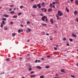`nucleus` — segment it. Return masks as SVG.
<instances>
[{"label":"nucleus","instance_id":"nucleus-24","mask_svg":"<svg viewBox=\"0 0 78 78\" xmlns=\"http://www.w3.org/2000/svg\"><path fill=\"white\" fill-rule=\"evenodd\" d=\"M56 17L57 18V20H58V19H59V16H58L57 15H56Z\"/></svg>","mask_w":78,"mask_h":78},{"label":"nucleus","instance_id":"nucleus-10","mask_svg":"<svg viewBox=\"0 0 78 78\" xmlns=\"http://www.w3.org/2000/svg\"><path fill=\"white\" fill-rule=\"evenodd\" d=\"M37 6L38 7V8H41V4H38L37 5Z\"/></svg>","mask_w":78,"mask_h":78},{"label":"nucleus","instance_id":"nucleus-63","mask_svg":"<svg viewBox=\"0 0 78 78\" xmlns=\"http://www.w3.org/2000/svg\"><path fill=\"white\" fill-rule=\"evenodd\" d=\"M70 2H73V0H70Z\"/></svg>","mask_w":78,"mask_h":78},{"label":"nucleus","instance_id":"nucleus-15","mask_svg":"<svg viewBox=\"0 0 78 78\" xmlns=\"http://www.w3.org/2000/svg\"><path fill=\"white\" fill-rule=\"evenodd\" d=\"M61 72H62V73H64L65 72V70H64L63 69H62L61 70Z\"/></svg>","mask_w":78,"mask_h":78},{"label":"nucleus","instance_id":"nucleus-56","mask_svg":"<svg viewBox=\"0 0 78 78\" xmlns=\"http://www.w3.org/2000/svg\"><path fill=\"white\" fill-rule=\"evenodd\" d=\"M34 1V0H30V2H33Z\"/></svg>","mask_w":78,"mask_h":78},{"label":"nucleus","instance_id":"nucleus-12","mask_svg":"<svg viewBox=\"0 0 78 78\" xmlns=\"http://www.w3.org/2000/svg\"><path fill=\"white\" fill-rule=\"evenodd\" d=\"M52 11V9H49L48 10V12H51Z\"/></svg>","mask_w":78,"mask_h":78},{"label":"nucleus","instance_id":"nucleus-17","mask_svg":"<svg viewBox=\"0 0 78 78\" xmlns=\"http://www.w3.org/2000/svg\"><path fill=\"white\" fill-rule=\"evenodd\" d=\"M14 13H15V12L14 11H12L10 12V14H13Z\"/></svg>","mask_w":78,"mask_h":78},{"label":"nucleus","instance_id":"nucleus-6","mask_svg":"<svg viewBox=\"0 0 78 78\" xmlns=\"http://www.w3.org/2000/svg\"><path fill=\"white\" fill-rule=\"evenodd\" d=\"M3 16L5 17H9V15H6V14L4 15Z\"/></svg>","mask_w":78,"mask_h":78},{"label":"nucleus","instance_id":"nucleus-52","mask_svg":"<svg viewBox=\"0 0 78 78\" xmlns=\"http://www.w3.org/2000/svg\"><path fill=\"white\" fill-rule=\"evenodd\" d=\"M41 10H42V11L44 10V8H42L41 9Z\"/></svg>","mask_w":78,"mask_h":78},{"label":"nucleus","instance_id":"nucleus-57","mask_svg":"<svg viewBox=\"0 0 78 78\" xmlns=\"http://www.w3.org/2000/svg\"><path fill=\"white\" fill-rule=\"evenodd\" d=\"M27 59H28V60H30V58H27Z\"/></svg>","mask_w":78,"mask_h":78},{"label":"nucleus","instance_id":"nucleus-64","mask_svg":"<svg viewBox=\"0 0 78 78\" xmlns=\"http://www.w3.org/2000/svg\"><path fill=\"white\" fill-rule=\"evenodd\" d=\"M41 59H42V60H44V58H41Z\"/></svg>","mask_w":78,"mask_h":78},{"label":"nucleus","instance_id":"nucleus-50","mask_svg":"<svg viewBox=\"0 0 78 78\" xmlns=\"http://www.w3.org/2000/svg\"><path fill=\"white\" fill-rule=\"evenodd\" d=\"M44 12H46V11H47V9H44Z\"/></svg>","mask_w":78,"mask_h":78},{"label":"nucleus","instance_id":"nucleus-59","mask_svg":"<svg viewBox=\"0 0 78 78\" xmlns=\"http://www.w3.org/2000/svg\"><path fill=\"white\" fill-rule=\"evenodd\" d=\"M22 59V58H20V59Z\"/></svg>","mask_w":78,"mask_h":78},{"label":"nucleus","instance_id":"nucleus-19","mask_svg":"<svg viewBox=\"0 0 78 78\" xmlns=\"http://www.w3.org/2000/svg\"><path fill=\"white\" fill-rule=\"evenodd\" d=\"M2 23L4 25L5 24V23L4 21H2Z\"/></svg>","mask_w":78,"mask_h":78},{"label":"nucleus","instance_id":"nucleus-21","mask_svg":"<svg viewBox=\"0 0 78 78\" xmlns=\"http://www.w3.org/2000/svg\"><path fill=\"white\" fill-rule=\"evenodd\" d=\"M9 60H10V58H7L6 59V61H9Z\"/></svg>","mask_w":78,"mask_h":78},{"label":"nucleus","instance_id":"nucleus-31","mask_svg":"<svg viewBox=\"0 0 78 78\" xmlns=\"http://www.w3.org/2000/svg\"><path fill=\"white\" fill-rule=\"evenodd\" d=\"M55 27H56V28H58V26L57 25V24H55Z\"/></svg>","mask_w":78,"mask_h":78},{"label":"nucleus","instance_id":"nucleus-47","mask_svg":"<svg viewBox=\"0 0 78 78\" xmlns=\"http://www.w3.org/2000/svg\"><path fill=\"white\" fill-rule=\"evenodd\" d=\"M9 11H12V9H9Z\"/></svg>","mask_w":78,"mask_h":78},{"label":"nucleus","instance_id":"nucleus-29","mask_svg":"<svg viewBox=\"0 0 78 78\" xmlns=\"http://www.w3.org/2000/svg\"><path fill=\"white\" fill-rule=\"evenodd\" d=\"M42 25H43L44 26H47V24H42Z\"/></svg>","mask_w":78,"mask_h":78},{"label":"nucleus","instance_id":"nucleus-46","mask_svg":"<svg viewBox=\"0 0 78 78\" xmlns=\"http://www.w3.org/2000/svg\"><path fill=\"white\" fill-rule=\"evenodd\" d=\"M4 30H8V28L7 27H6L4 29Z\"/></svg>","mask_w":78,"mask_h":78},{"label":"nucleus","instance_id":"nucleus-43","mask_svg":"<svg viewBox=\"0 0 78 78\" xmlns=\"http://www.w3.org/2000/svg\"><path fill=\"white\" fill-rule=\"evenodd\" d=\"M40 16H44V15L42 14H40Z\"/></svg>","mask_w":78,"mask_h":78},{"label":"nucleus","instance_id":"nucleus-45","mask_svg":"<svg viewBox=\"0 0 78 78\" xmlns=\"http://www.w3.org/2000/svg\"><path fill=\"white\" fill-rule=\"evenodd\" d=\"M31 15L32 16H33V17H34V15L33 14H31Z\"/></svg>","mask_w":78,"mask_h":78},{"label":"nucleus","instance_id":"nucleus-2","mask_svg":"<svg viewBox=\"0 0 78 78\" xmlns=\"http://www.w3.org/2000/svg\"><path fill=\"white\" fill-rule=\"evenodd\" d=\"M58 16H62V15H63V13H62V12L61 11H59L58 10Z\"/></svg>","mask_w":78,"mask_h":78},{"label":"nucleus","instance_id":"nucleus-55","mask_svg":"<svg viewBox=\"0 0 78 78\" xmlns=\"http://www.w3.org/2000/svg\"><path fill=\"white\" fill-rule=\"evenodd\" d=\"M54 32L55 33H57V32H56V31H54Z\"/></svg>","mask_w":78,"mask_h":78},{"label":"nucleus","instance_id":"nucleus-61","mask_svg":"<svg viewBox=\"0 0 78 78\" xmlns=\"http://www.w3.org/2000/svg\"><path fill=\"white\" fill-rule=\"evenodd\" d=\"M46 35L47 36H48V35H49V34H47Z\"/></svg>","mask_w":78,"mask_h":78},{"label":"nucleus","instance_id":"nucleus-13","mask_svg":"<svg viewBox=\"0 0 78 78\" xmlns=\"http://www.w3.org/2000/svg\"><path fill=\"white\" fill-rule=\"evenodd\" d=\"M66 10L67 12H69V9L67 7L66 8Z\"/></svg>","mask_w":78,"mask_h":78},{"label":"nucleus","instance_id":"nucleus-40","mask_svg":"<svg viewBox=\"0 0 78 78\" xmlns=\"http://www.w3.org/2000/svg\"><path fill=\"white\" fill-rule=\"evenodd\" d=\"M20 8H21V9H22V8H23V6H20Z\"/></svg>","mask_w":78,"mask_h":78},{"label":"nucleus","instance_id":"nucleus-26","mask_svg":"<svg viewBox=\"0 0 78 78\" xmlns=\"http://www.w3.org/2000/svg\"><path fill=\"white\" fill-rule=\"evenodd\" d=\"M31 70H32V69L31 68H29L28 69L29 71H31Z\"/></svg>","mask_w":78,"mask_h":78},{"label":"nucleus","instance_id":"nucleus-49","mask_svg":"<svg viewBox=\"0 0 78 78\" xmlns=\"http://www.w3.org/2000/svg\"><path fill=\"white\" fill-rule=\"evenodd\" d=\"M66 45L67 46H69V43H67Z\"/></svg>","mask_w":78,"mask_h":78},{"label":"nucleus","instance_id":"nucleus-11","mask_svg":"<svg viewBox=\"0 0 78 78\" xmlns=\"http://www.w3.org/2000/svg\"><path fill=\"white\" fill-rule=\"evenodd\" d=\"M75 3L77 5H78V0H76L75 1Z\"/></svg>","mask_w":78,"mask_h":78},{"label":"nucleus","instance_id":"nucleus-35","mask_svg":"<svg viewBox=\"0 0 78 78\" xmlns=\"http://www.w3.org/2000/svg\"><path fill=\"white\" fill-rule=\"evenodd\" d=\"M69 41H70V42H72V41H73V40H72V39H69Z\"/></svg>","mask_w":78,"mask_h":78},{"label":"nucleus","instance_id":"nucleus-7","mask_svg":"<svg viewBox=\"0 0 78 78\" xmlns=\"http://www.w3.org/2000/svg\"><path fill=\"white\" fill-rule=\"evenodd\" d=\"M74 14H75V15H77V14H78V11L76 10L74 12Z\"/></svg>","mask_w":78,"mask_h":78},{"label":"nucleus","instance_id":"nucleus-14","mask_svg":"<svg viewBox=\"0 0 78 78\" xmlns=\"http://www.w3.org/2000/svg\"><path fill=\"white\" fill-rule=\"evenodd\" d=\"M45 68L46 69H48L49 68H50V66H46L45 67Z\"/></svg>","mask_w":78,"mask_h":78},{"label":"nucleus","instance_id":"nucleus-32","mask_svg":"<svg viewBox=\"0 0 78 78\" xmlns=\"http://www.w3.org/2000/svg\"><path fill=\"white\" fill-rule=\"evenodd\" d=\"M75 21H76L77 22H78V18H76V20H75Z\"/></svg>","mask_w":78,"mask_h":78},{"label":"nucleus","instance_id":"nucleus-4","mask_svg":"<svg viewBox=\"0 0 78 78\" xmlns=\"http://www.w3.org/2000/svg\"><path fill=\"white\" fill-rule=\"evenodd\" d=\"M50 6L51 7H53V8H55V6L54 5H52V4L51 3L50 4Z\"/></svg>","mask_w":78,"mask_h":78},{"label":"nucleus","instance_id":"nucleus-54","mask_svg":"<svg viewBox=\"0 0 78 78\" xmlns=\"http://www.w3.org/2000/svg\"><path fill=\"white\" fill-rule=\"evenodd\" d=\"M27 24L30 23V22L29 21V22H27Z\"/></svg>","mask_w":78,"mask_h":78},{"label":"nucleus","instance_id":"nucleus-1","mask_svg":"<svg viewBox=\"0 0 78 78\" xmlns=\"http://www.w3.org/2000/svg\"><path fill=\"white\" fill-rule=\"evenodd\" d=\"M47 16H44L42 17L41 20L44 22H45V19L46 21L47 22V21H48V20L47 19Z\"/></svg>","mask_w":78,"mask_h":78},{"label":"nucleus","instance_id":"nucleus-51","mask_svg":"<svg viewBox=\"0 0 78 78\" xmlns=\"http://www.w3.org/2000/svg\"><path fill=\"white\" fill-rule=\"evenodd\" d=\"M54 49H55V50H57V48H56L55 47H54Z\"/></svg>","mask_w":78,"mask_h":78},{"label":"nucleus","instance_id":"nucleus-23","mask_svg":"<svg viewBox=\"0 0 78 78\" xmlns=\"http://www.w3.org/2000/svg\"><path fill=\"white\" fill-rule=\"evenodd\" d=\"M13 18H17V16H13Z\"/></svg>","mask_w":78,"mask_h":78},{"label":"nucleus","instance_id":"nucleus-34","mask_svg":"<svg viewBox=\"0 0 78 78\" xmlns=\"http://www.w3.org/2000/svg\"><path fill=\"white\" fill-rule=\"evenodd\" d=\"M63 41H66V37H64L63 38Z\"/></svg>","mask_w":78,"mask_h":78},{"label":"nucleus","instance_id":"nucleus-5","mask_svg":"<svg viewBox=\"0 0 78 78\" xmlns=\"http://www.w3.org/2000/svg\"><path fill=\"white\" fill-rule=\"evenodd\" d=\"M31 29H30V28H28L27 30V33H30V31H31Z\"/></svg>","mask_w":78,"mask_h":78},{"label":"nucleus","instance_id":"nucleus-53","mask_svg":"<svg viewBox=\"0 0 78 78\" xmlns=\"http://www.w3.org/2000/svg\"><path fill=\"white\" fill-rule=\"evenodd\" d=\"M56 76H58V73H57L55 75Z\"/></svg>","mask_w":78,"mask_h":78},{"label":"nucleus","instance_id":"nucleus-20","mask_svg":"<svg viewBox=\"0 0 78 78\" xmlns=\"http://www.w3.org/2000/svg\"><path fill=\"white\" fill-rule=\"evenodd\" d=\"M2 20H6V18H3L2 19Z\"/></svg>","mask_w":78,"mask_h":78},{"label":"nucleus","instance_id":"nucleus-60","mask_svg":"<svg viewBox=\"0 0 78 78\" xmlns=\"http://www.w3.org/2000/svg\"><path fill=\"white\" fill-rule=\"evenodd\" d=\"M52 38H50V40L51 41V40H52Z\"/></svg>","mask_w":78,"mask_h":78},{"label":"nucleus","instance_id":"nucleus-8","mask_svg":"<svg viewBox=\"0 0 78 78\" xmlns=\"http://www.w3.org/2000/svg\"><path fill=\"white\" fill-rule=\"evenodd\" d=\"M72 36L76 38V35L75 34H72Z\"/></svg>","mask_w":78,"mask_h":78},{"label":"nucleus","instance_id":"nucleus-39","mask_svg":"<svg viewBox=\"0 0 78 78\" xmlns=\"http://www.w3.org/2000/svg\"><path fill=\"white\" fill-rule=\"evenodd\" d=\"M55 3H56V2H53L52 3V5H55Z\"/></svg>","mask_w":78,"mask_h":78},{"label":"nucleus","instance_id":"nucleus-36","mask_svg":"<svg viewBox=\"0 0 78 78\" xmlns=\"http://www.w3.org/2000/svg\"><path fill=\"white\" fill-rule=\"evenodd\" d=\"M20 31H21V30H20V29H19L18 30V33H20Z\"/></svg>","mask_w":78,"mask_h":78},{"label":"nucleus","instance_id":"nucleus-27","mask_svg":"<svg viewBox=\"0 0 78 78\" xmlns=\"http://www.w3.org/2000/svg\"><path fill=\"white\" fill-rule=\"evenodd\" d=\"M45 78V76H41L40 77V78Z\"/></svg>","mask_w":78,"mask_h":78},{"label":"nucleus","instance_id":"nucleus-41","mask_svg":"<svg viewBox=\"0 0 78 78\" xmlns=\"http://www.w3.org/2000/svg\"><path fill=\"white\" fill-rule=\"evenodd\" d=\"M34 73V72L31 71L30 73V74H33Z\"/></svg>","mask_w":78,"mask_h":78},{"label":"nucleus","instance_id":"nucleus-18","mask_svg":"<svg viewBox=\"0 0 78 78\" xmlns=\"http://www.w3.org/2000/svg\"><path fill=\"white\" fill-rule=\"evenodd\" d=\"M40 60H36L35 62V63H36L37 62H40Z\"/></svg>","mask_w":78,"mask_h":78},{"label":"nucleus","instance_id":"nucleus-48","mask_svg":"<svg viewBox=\"0 0 78 78\" xmlns=\"http://www.w3.org/2000/svg\"><path fill=\"white\" fill-rule=\"evenodd\" d=\"M47 58H50V55H48L47 56Z\"/></svg>","mask_w":78,"mask_h":78},{"label":"nucleus","instance_id":"nucleus-16","mask_svg":"<svg viewBox=\"0 0 78 78\" xmlns=\"http://www.w3.org/2000/svg\"><path fill=\"white\" fill-rule=\"evenodd\" d=\"M36 76L35 75H32L31 76V78H33H33H34L36 77Z\"/></svg>","mask_w":78,"mask_h":78},{"label":"nucleus","instance_id":"nucleus-25","mask_svg":"<svg viewBox=\"0 0 78 78\" xmlns=\"http://www.w3.org/2000/svg\"><path fill=\"white\" fill-rule=\"evenodd\" d=\"M1 25L0 26V27H1V28H2L3 27V24L2 23H1Z\"/></svg>","mask_w":78,"mask_h":78},{"label":"nucleus","instance_id":"nucleus-33","mask_svg":"<svg viewBox=\"0 0 78 78\" xmlns=\"http://www.w3.org/2000/svg\"><path fill=\"white\" fill-rule=\"evenodd\" d=\"M14 6V4H13V5H10V7H12V6Z\"/></svg>","mask_w":78,"mask_h":78},{"label":"nucleus","instance_id":"nucleus-9","mask_svg":"<svg viewBox=\"0 0 78 78\" xmlns=\"http://www.w3.org/2000/svg\"><path fill=\"white\" fill-rule=\"evenodd\" d=\"M36 68L37 69H41L42 68L40 66H37Z\"/></svg>","mask_w":78,"mask_h":78},{"label":"nucleus","instance_id":"nucleus-37","mask_svg":"<svg viewBox=\"0 0 78 78\" xmlns=\"http://www.w3.org/2000/svg\"><path fill=\"white\" fill-rule=\"evenodd\" d=\"M43 5L44 6V2L41 3V6H43Z\"/></svg>","mask_w":78,"mask_h":78},{"label":"nucleus","instance_id":"nucleus-3","mask_svg":"<svg viewBox=\"0 0 78 78\" xmlns=\"http://www.w3.org/2000/svg\"><path fill=\"white\" fill-rule=\"evenodd\" d=\"M50 21L51 22V24H53L54 23V22L53 21V19H50Z\"/></svg>","mask_w":78,"mask_h":78},{"label":"nucleus","instance_id":"nucleus-22","mask_svg":"<svg viewBox=\"0 0 78 78\" xmlns=\"http://www.w3.org/2000/svg\"><path fill=\"white\" fill-rule=\"evenodd\" d=\"M15 35H16V34L15 33H13L12 34V36H15Z\"/></svg>","mask_w":78,"mask_h":78},{"label":"nucleus","instance_id":"nucleus-44","mask_svg":"<svg viewBox=\"0 0 78 78\" xmlns=\"http://www.w3.org/2000/svg\"><path fill=\"white\" fill-rule=\"evenodd\" d=\"M12 23H13V22H11L10 23V24H11V25H12Z\"/></svg>","mask_w":78,"mask_h":78},{"label":"nucleus","instance_id":"nucleus-42","mask_svg":"<svg viewBox=\"0 0 78 78\" xmlns=\"http://www.w3.org/2000/svg\"><path fill=\"white\" fill-rule=\"evenodd\" d=\"M71 77H73V78H75V76H73V75H71Z\"/></svg>","mask_w":78,"mask_h":78},{"label":"nucleus","instance_id":"nucleus-62","mask_svg":"<svg viewBox=\"0 0 78 78\" xmlns=\"http://www.w3.org/2000/svg\"><path fill=\"white\" fill-rule=\"evenodd\" d=\"M76 66H78V63L76 64Z\"/></svg>","mask_w":78,"mask_h":78},{"label":"nucleus","instance_id":"nucleus-30","mask_svg":"<svg viewBox=\"0 0 78 78\" xmlns=\"http://www.w3.org/2000/svg\"><path fill=\"white\" fill-rule=\"evenodd\" d=\"M20 15H22V13H21V12H19V13L18 14V16H20Z\"/></svg>","mask_w":78,"mask_h":78},{"label":"nucleus","instance_id":"nucleus-38","mask_svg":"<svg viewBox=\"0 0 78 78\" xmlns=\"http://www.w3.org/2000/svg\"><path fill=\"white\" fill-rule=\"evenodd\" d=\"M20 27H23V24H21L20 25Z\"/></svg>","mask_w":78,"mask_h":78},{"label":"nucleus","instance_id":"nucleus-28","mask_svg":"<svg viewBox=\"0 0 78 78\" xmlns=\"http://www.w3.org/2000/svg\"><path fill=\"white\" fill-rule=\"evenodd\" d=\"M33 8H37V6H36V5H34L33 6Z\"/></svg>","mask_w":78,"mask_h":78},{"label":"nucleus","instance_id":"nucleus-58","mask_svg":"<svg viewBox=\"0 0 78 78\" xmlns=\"http://www.w3.org/2000/svg\"><path fill=\"white\" fill-rule=\"evenodd\" d=\"M16 8H14V10H13V11H16Z\"/></svg>","mask_w":78,"mask_h":78}]
</instances>
